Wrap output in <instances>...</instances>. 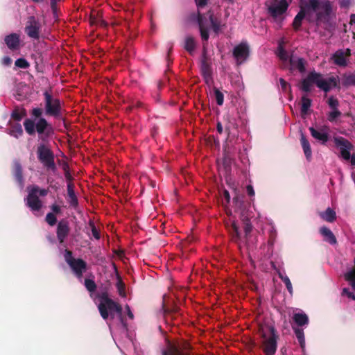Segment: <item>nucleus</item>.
<instances>
[{"instance_id": "1", "label": "nucleus", "mask_w": 355, "mask_h": 355, "mask_svg": "<svg viewBox=\"0 0 355 355\" xmlns=\"http://www.w3.org/2000/svg\"><path fill=\"white\" fill-rule=\"evenodd\" d=\"M44 110L41 107L33 108L30 112L32 118L25 119L24 126L29 135L37 133L41 141L37 147V159L46 170L55 172L57 170L55 155L48 144L55 131L53 125L42 116Z\"/></svg>"}, {"instance_id": "2", "label": "nucleus", "mask_w": 355, "mask_h": 355, "mask_svg": "<svg viewBox=\"0 0 355 355\" xmlns=\"http://www.w3.org/2000/svg\"><path fill=\"white\" fill-rule=\"evenodd\" d=\"M313 14H315V24L318 26L323 25L324 28L328 30L331 26V19L335 17L334 2L329 0H308L303 6H300V11L294 18L293 29L299 31L305 17L309 21H313Z\"/></svg>"}, {"instance_id": "3", "label": "nucleus", "mask_w": 355, "mask_h": 355, "mask_svg": "<svg viewBox=\"0 0 355 355\" xmlns=\"http://www.w3.org/2000/svg\"><path fill=\"white\" fill-rule=\"evenodd\" d=\"M233 202L236 210L240 214V218L243 224L245 242L248 248H249L250 246L249 238L253 227L250 220V215L248 210V207L250 204L245 201V197L243 195H236L233 198Z\"/></svg>"}, {"instance_id": "4", "label": "nucleus", "mask_w": 355, "mask_h": 355, "mask_svg": "<svg viewBox=\"0 0 355 355\" xmlns=\"http://www.w3.org/2000/svg\"><path fill=\"white\" fill-rule=\"evenodd\" d=\"M259 334L263 338L261 347L265 355H274L277 351L279 337L275 327L271 325H259Z\"/></svg>"}, {"instance_id": "5", "label": "nucleus", "mask_w": 355, "mask_h": 355, "mask_svg": "<svg viewBox=\"0 0 355 355\" xmlns=\"http://www.w3.org/2000/svg\"><path fill=\"white\" fill-rule=\"evenodd\" d=\"M100 300L101 302L98 306V309L101 316L104 320H107L109 315H110L111 318L113 319L114 318V313L115 312L120 316L121 321L123 322L122 307L119 303L110 298L107 293L106 292L103 293L100 295Z\"/></svg>"}, {"instance_id": "6", "label": "nucleus", "mask_w": 355, "mask_h": 355, "mask_svg": "<svg viewBox=\"0 0 355 355\" xmlns=\"http://www.w3.org/2000/svg\"><path fill=\"white\" fill-rule=\"evenodd\" d=\"M44 98L45 114L56 119L62 120L64 122L65 119L63 117V109L60 100L53 96L48 91L44 92Z\"/></svg>"}, {"instance_id": "7", "label": "nucleus", "mask_w": 355, "mask_h": 355, "mask_svg": "<svg viewBox=\"0 0 355 355\" xmlns=\"http://www.w3.org/2000/svg\"><path fill=\"white\" fill-rule=\"evenodd\" d=\"M64 259L70 268L78 278H81L83 275L87 270V264L86 261L80 258L75 259L73 253L69 250H65Z\"/></svg>"}, {"instance_id": "8", "label": "nucleus", "mask_w": 355, "mask_h": 355, "mask_svg": "<svg viewBox=\"0 0 355 355\" xmlns=\"http://www.w3.org/2000/svg\"><path fill=\"white\" fill-rule=\"evenodd\" d=\"M191 346L187 342H183L179 345L168 343L166 349L163 351L162 355H190Z\"/></svg>"}, {"instance_id": "9", "label": "nucleus", "mask_w": 355, "mask_h": 355, "mask_svg": "<svg viewBox=\"0 0 355 355\" xmlns=\"http://www.w3.org/2000/svg\"><path fill=\"white\" fill-rule=\"evenodd\" d=\"M40 28L41 24L35 16L28 17L24 31L29 37L38 40L40 38Z\"/></svg>"}, {"instance_id": "10", "label": "nucleus", "mask_w": 355, "mask_h": 355, "mask_svg": "<svg viewBox=\"0 0 355 355\" xmlns=\"http://www.w3.org/2000/svg\"><path fill=\"white\" fill-rule=\"evenodd\" d=\"M28 193L26 198L24 199L26 205L30 208V209L35 212L39 211L42 207V202L39 198V196L35 194L36 189H29Z\"/></svg>"}, {"instance_id": "11", "label": "nucleus", "mask_w": 355, "mask_h": 355, "mask_svg": "<svg viewBox=\"0 0 355 355\" xmlns=\"http://www.w3.org/2000/svg\"><path fill=\"white\" fill-rule=\"evenodd\" d=\"M340 80L338 76H331L323 79L322 76L317 78V87L324 92H329L332 88H339Z\"/></svg>"}, {"instance_id": "12", "label": "nucleus", "mask_w": 355, "mask_h": 355, "mask_svg": "<svg viewBox=\"0 0 355 355\" xmlns=\"http://www.w3.org/2000/svg\"><path fill=\"white\" fill-rule=\"evenodd\" d=\"M232 53L237 64H241L250 55L249 46L245 42H241L234 48Z\"/></svg>"}, {"instance_id": "13", "label": "nucleus", "mask_w": 355, "mask_h": 355, "mask_svg": "<svg viewBox=\"0 0 355 355\" xmlns=\"http://www.w3.org/2000/svg\"><path fill=\"white\" fill-rule=\"evenodd\" d=\"M334 142L336 146L340 148V155L345 160L351 159L350 150L353 145L347 139L342 137H335Z\"/></svg>"}, {"instance_id": "14", "label": "nucleus", "mask_w": 355, "mask_h": 355, "mask_svg": "<svg viewBox=\"0 0 355 355\" xmlns=\"http://www.w3.org/2000/svg\"><path fill=\"white\" fill-rule=\"evenodd\" d=\"M320 76H322L321 73H317L315 71H311L307 76L302 80L300 89L304 92H310L311 91V86L313 84H317V78Z\"/></svg>"}, {"instance_id": "15", "label": "nucleus", "mask_w": 355, "mask_h": 355, "mask_svg": "<svg viewBox=\"0 0 355 355\" xmlns=\"http://www.w3.org/2000/svg\"><path fill=\"white\" fill-rule=\"evenodd\" d=\"M70 232L69 221L65 219L60 220L57 225L56 236L59 243H63Z\"/></svg>"}, {"instance_id": "16", "label": "nucleus", "mask_w": 355, "mask_h": 355, "mask_svg": "<svg viewBox=\"0 0 355 355\" xmlns=\"http://www.w3.org/2000/svg\"><path fill=\"white\" fill-rule=\"evenodd\" d=\"M190 17L191 19H196L199 26L202 40L204 41H207L209 37V35L208 28L205 25L206 19L200 12H198L197 13H192Z\"/></svg>"}, {"instance_id": "17", "label": "nucleus", "mask_w": 355, "mask_h": 355, "mask_svg": "<svg viewBox=\"0 0 355 355\" xmlns=\"http://www.w3.org/2000/svg\"><path fill=\"white\" fill-rule=\"evenodd\" d=\"M288 8V3L286 0H280L277 4L269 6L268 11L271 17L277 18L285 13Z\"/></svg>"}, {"instance_id": "18", "label": "nucleus", "mask_w": 355, "mask_h": 355, "mask_svg": "<svg viewBox=\"0 0 355 355\" xmlns=\"http://www.w3.org/2000/svg\"><path fill=\"white\" fill-rule=\"evenodd\" d=\"M5 44L11 51H16L20 47V37L17 33H10L4 38Z\"/></svg>"}, {"instance_id": "19", "label": "nucleus", "mask_w": 355, "mask_h": 355, "mask_svg": "<svg viewBox=\"0 0 355 355\" xmlns=\"http://www.w3.org/2000/svg\"><path fill=\"white\" fill-rule=\"evenodd\" d=\"M224 129L227 134V139L230 137L232 130L237 128L236 119L232 117L229 113L223 116Z\"/></svg>"}, {"instance_id": "20", "label": "nucleus", "mask_w": 355, "mask_h": 355, "mask_svg": "<svg viewBox=\"0 0 355 355\" xmlns=\"http://www.w3.org/2000/svg\"><path fill=\"white\" fill-rule=\"evenodd\" d=\"M289 63L291 71L297 69L302 73L305 72L306 62L304 58L291 55L289 58Z\"/></svg>"}, {"instance_id": "21", "label": "nucleus", "mask_w": 355, "mask_h": 355, "mask_svg": "<svg viewBox=\"0 0 355 355\" xmlns=\"http://www.w3.org/2000/svg\"><path fill=\"white\" fill-rule=\"evenodd\" d=\"M200 70L202 76L209 77L212 75L211 67L210 63L208 62L207 51L205 46L203 47L202 51Z\"/></svg>"}, {"instance_id": "22", "label": "nucleus", "mask_w": 355, "mask_h": 355, "mask_svg": "<svg viewBox=\"0 0 355 355\" xmlns=\"http://www.w3.org/2000/svg\"><path fill=\"white\" fill-rule=\"evenodd\" d=\"M12 174L20 186L24 184L23 170L20 162L18 160H14L12 165Z\"/></svg>"}, {"instance_id": "23", "label": "nucleus", "mask_w": 355, "mask_h": 355, "mask_svg": "<svg viewBox=\"0 0 355 355\" xmlns=\"http://www.w3.org/2000/svg\"><path fill=\"white\" fill-rule=\"evenodd\" d=\"M320 233L324 237V241L331 245H335L337 243L336 238L329 228L323 226L320 229Z\"/></svg>"}, {"instance_id": "24", "label": "nucleus", "mask_w": 355, "mask_h": 355, "mask_svg": "<svg viewBox=\"0 0 355 355\" xmlns=\"http://www.w3.org/2000/svg\"><path fill=\"white\" fill-rule=\"evenodd\" d=\"M332 59L334 64L339 67H346L347 65V58L345 57V51L343 49L336 51L334 53Z\"/></svg>"}, {"instance_id": "25", "label": "nucleus", "mask_w": 355, "mask_h": 355, "mask_svg": "<svg viewBox=\"0 0 355 355\" xmlns=\"http://www.w3.org/2000/svg\"><path fill=\"white\" fill-rule=\"evenodd\" d=\"M67 196L68 202L71 207L76 208L78 205V200L77 196L74 192V185L71 182L67 184Z\"/></svg>"}, {"instance_id": "26", "label": "nucleus", "mask_w": 355, "mask_h": 355, "mask_svg": "<svg viewBox=\"0 0 355 355\" xmlns=\"http://www.w3.org/2000/svg\"><path fill=\"white\" fill-rule=\"evenodd\" d=\"M300 143L306 159L310 161L312 157L311 148L309 141L303 132L300 134Z\"/></svg>"}, {"instance_id": "27", "label": "nucleus", "mask_w": 355, "mask_h": 355, "mask_svg": "<svg viewBox=\"0 0 355 355\" xmlns=\"http://www.w3.org/2000/svg\"><path fill=\"white\" fill-rule=\"evenodd\" d=\"M309 131L311 136L322 142V144H325L329 139V135L325 132H320L315 129L313 127L309 128Z\"/></svg>"}, {"instance_id": "28", "label": "nucleus", "mask_w": 355, "mask_h": 355, "mask_svg": "<svg viewBox=\"0 0 355 355\" xmlns=\"http://www.w3.org/2000/svg\"><path fill=\"white\" fill-rule=\"evenodd\" d=\"M207 15L209 17L213 31L218 35L220 31V21L214 17L213 12L211 10H209Z\"/></svg>"}, {"instance_id": "29", "label": "nucleus", "mask_w": 355, "mask_h": 355, "mask_svg": "<svg viewBox=\"0 0 355 355\" xmlns=\"http://www.w3.org/2000/svg\"><path fill=\"white\" fill-rule=\"evenodd\" d=\"M320 217L327 222L333 223L336 218V211L328 207L324 212L320 213Z\"/></svg>"}, {"instance_id": "30", "label": "nucleus", "mask_w": 355, "mask_h": 355, "mask_svg": "<svg viewBox=\"0 0 355 355\" xmlns=\"http://www.w3.org/2000/svg\"><path fill=\"white\" fill-rule=\"evenodd\" d=\"M301 114L302 116L306 115L308 114L309 109L311 106V100L309 98L306 96L304 95L301 98Z\"/></svg>"}, {"instance_id": "31", "label": "nucleus", "mask_w": 355, "mask_h": 355, "mask_svg": "<svg viewBox=\"0 0 355 355\" xmlns=\"http://www.w3.org/2000/svg\"><path fill=\"white\" fill-rule=\"evenodd\" d=\"M293 319L298 326H304L309 323L308 316L305 313H294Z\"/></svg>"}, {"instance_id": "32", "label": "nucleus", "mask_w": 355, "mask_h": 355, "mask_svg": "<svg viewBox=\"0 0 355 355\" xmlns=\"http://www.w3.org/2000/svg\"><path fill=\"white\" fill-rule=\"evenodd\" d=\"M26 116V110L24 108L19 109L18 107H15L11 113L12 119L17 121H20Z\"/></svg>"}, {"instance_id": "33", "label": "nucleus", "mask_w": 355, "mask_h": 355, "mask_svg": "<svg viewBox=\"0 0 355 355\" xmlns=\"http://www.w3.org/2000/svg\"><path fill=\"white\" fill-rule=\"evenodd\" d=\"M296 338L300 343V347L304 351L305 348L304 333L302 329L293 328Z\"/></svg>"}, {"instance_id": "34", "label": "nucleus", "mask_w": 355, "mask_h": 355, "mask_svg": "<svg viewBox=\"0 0 355 355\" xmlns=\"http://www.w3.org/2000/svg\"><path fill=\"white\" fill-rule=\"evenodd\" d=\"M9 134L15 138L21 136L23 135V129L21 124L17 123L12 125L9 130Z\"/></svg>"}, {"instance_id": "35", "label": "nucleus", "mask_w": 355, "mask_h": 355, "mask_svg": "<svg viewBox=\"0 0 355 355\" xmlns=\"http://www.w3.org/2000/svg\"><path fill=\"white\" fill-rule=\"evenodd\" d=\"M184 48L189 53H192L196 48V42L193 37L188 36L185 39Z\"/></svg>"}, {"instance_id": "36", "label": "nucleus", "mask_w": 355, "mask_h": 355, "mask_svg": "<svg viewBox=\"0 0 355 355\" xmlns=\"http://www.w3.org/2000/svg\"><path fill=\"white\" fill-rule=\"evenodd\" d=\"M231 234H232V239L235 242H238L241 239V234L239 232V227L235 222H233L231 227Z\"/></svg>"}, {"instance_id": "37", "label": "nucleus", "mask_w": 355, "mask_h": 355, "mask_svg": "<svg viewBox=\"0 0 355 355\" xmlns=\"http://www.w3.org/2000/svg\"><path fill=\"white\" fill-rule=\"evenodd\" d=\"M116 287L117 288V291L119 293V295L121 297H124L126 296L125 284L122 281V279L120 277V276L117 277V282L116 284Z\"/></svg>"}, {"instance_id": "38", "label": "nucleus", "mask_w": 355, "mask_h": 355, "mask_svg": "<svg viewBox=\"0 0 355 355\" xmlns=\"http://www.w3.org/2000/svg\"><path fill=\"white\" fill-rule=\"evenodd\" d=\"M281 88L283 92L288 93L290 95V100L292 98V89L289 83H288L284 78H281L279 80Z\"/></svg>"}, {"instance_id": "39", "label": "nucleus", "mask_w": 355, "mask_h": 355, "mask_svg": "<svg viewBox=\"0 0 355 355\" xmlns=\"http://www.w3.org/2000/svg\"><path fill=\"white\" fill-rule=\"evenodd\" d=\"M345 280L349 282L355 291V269H352L345 275Z\"/></svg>"}, {"instance_id": "40", "label": "nucleus", "mask_w": 355, "mask_h": 355, "mask_svg": "<svg viewBox=\"0 0 355 355\" xmlns=\"http://www.w3.org/2000/svg\"><path fill=\"white\" fill-rule=\"evenodd\" d=\"M214 92L217 104L218 105H222L224 102L223 94L216 87L214 88Z\"/></svg>"}, {"instance_id": "41", "label": "nucleus", "mask_w": 355, "mask_h": 355, "mask_svg": "<svg viewBox=\"0 0 355 355\" xmlns=\"http://www.w3.org/2000/svg\"><path fill=\"white\" fill-rule=\"evenodd\" d=\"M15 64L16 67L21 68V69H28L30 67L29 62L25 59V58H18L15 62Z\"/></svg>"}, {"instance_id": "42", "label": "nucleus", "mask_w": 355, "mask_h": 355, "mask_svg": "<svg viewBox=\"0 0 355 355\" xmlns=\"http://www.w3.org/2000/svg\"><path fill=\"white\" fill-rule=\"evenodd\" d=\"M85 286L89 292H94L96 289V284L95 282L90 279H85Z\"/></svg>"}, {"instance_id": "43", "label": "nucleus", "mask_w": 355, "mask_h": 355, "mask_svg": "<svg viewBox=\"0 0 355 355\" xmlns=\"http://www.w3.org/2000/svg\"><path fill=\"white\" fill-rule=\"evenodd\" d=\"M277 56L279 58L280 60L282 61H287L288 60V55L286 51L284 49L282 45H279L278 46V53Z\"/></svg>"}, {"instance_id": "44", "label": "nucleus", "mask_w": 355, "mask_h": 355, "mask_svg": "<svg viewBox=\"0 0 355 355\" xmlns=\"http://www.w3.org/2000/svg\"><path fill=\"white\" fill-rule=\"evenodd\" d=\"M341 112L338 109H334L333 111L330 112L327 115V119L330 122H334L336 120V119L341 116Z\"/></svg>"}, {"instance_id": "45", "label": "nucleus", "mask_w": 355, "mask_h": 355, "mask_svg": "<svg viewBox=\"0 0 355 355\" xmlns=\"http://www.w3.org/2000/svg\"><path fill=\"white\" fill-rule=\"evenodd\" d=\"M45 220L50 226H54L57 223V218L53 213L49 212L46 214Z\"/></svg>"}, {"instance_id": "46", "label": "nucleus", "mask_w": 355, "mask_h": 355, "mask_svg": "<svg viewBox=\"0 0 355 355\" xmlns=\"http://www.w3.org/2000/svg\"><path fill=\"white\" fill-rule=\"evenodd\" d=\"M29 189H36V191H35V194L37 195L38 196H42V197H44V196H46L47 194H48V192H49V190L48 189H40L38 186L37 185H33L31 187H28Z\"/></svg>"}, {"instance_id": "47", "label": "nucleus", "mask_w": 355, "mask_h": 355, "mask_svg": "<svg viewBox=\"0 0 355 355\" xmlns=\"http://www.w3.org/2000/svg\"><path fill=\"white\" fill-rule=\"evenodd\" d=\"M327 103L329 106L333 110L338 109V107L339 105L338 100L334 98V96H330L329 98Z\"/></svg>"}, {"instance_id": "48", "label": "nucleus", "mask_w": 355, "mask_h": 355, "mask_svg": "<svg viewBox=\"0 0 355 355\" xmlns=\"http://www.w3.org/2000/svg\"><path fill=\"white\" fill-rule=\"evenodd\" d=\"M343 85L345 86H355V74H350L345 78Z\"/></svg>"}, {"instance_id": "49", "label": "nucleus", "mask_w": 355, "mask_h": 355, "mask_svg": "<svg viewBox=\"0 0 355 355\" xmlns=\"http://www.w3.org/2000/svg\"><path fill=\"white\" fill-rule=\"evenodd\" d=\"M89 225L91 226L92 229V233L93 236L96 239L98 240L101 238L100 233L98 230L96 229L94 223L92 221L89 222Z\"/></svg>"}, {"instance_id": "50", "label": "nucleus", "mask_w": 355, "mask_h": 355, "mask_svg": "<svg viewBox=\"0 0 355 355\" xmlns=\"http://www.w3.org/2000/svg\"><path fill=\"white\" fill-rule=\"evenodd\" d=\"M282 282L285 284L286 287L288 291L289 292V293L291 295H292L293 290V286H292V284L290 281V279L288 277H285L284 281H282Z\"/></svg>"}, {"instance_id": "51", "label": "nucleus", "mask_w": 355, "mask_h": 355, "mask_svg": "<svg viewBox=\"0 0 355 355\" xmlns=\"http://www.w3.org/2000/svg\"><path fill=\"white\" fill-rule=\"evenodd\" d=\"M353 0H339L338 3L340 8H348L352 3Z\"/></svg>"}, {"instance_id": "52", "label": "nucleus", "mask_w": 355, "mask_h": 355, "mask_svg": "<svg viewBox=\"0 0 355 355\" xmlns=\"http://www.w3.org/2000/svg\"><path fill=\"white\" fill-rule=\"evenodd\" d=\"M98 12L97 13V16H94L92 13L89 17V21L92 25H97L98 24V20L100 19V17H98Z\"/></svg>"}, {"instance_id": "53", "label": "nucleus", "mask_w": 355, "mask_h": 355, "mask_svg": "<svg viewBox=\"0 0 355 355\" xmlns=\"http://www.w3.org/2000/svg\"><path fill=\"white\" fill-rule=\"evenodd\" d=\"M69 166L67 164L64 165V167H63V169L65 171V178L67 179V180L69 182H71V181L72 180L73 178L71 176V175L70 174L69 170Z\"/></svg>"}, {"instance_id": "54", "label": "nucleus", "mask_w": 355, "mask_h": 355, "mask_svg": "<svg viewBox=\"0 0 355 355\" xmlns=\"http://www.w3.org/2000/svg\"><path fill=\"white\" fill-rule=\"evenodd\" d=\"M12 63V59L9 56H4L1 59V64L4 66H10Z\"/></svg>"}, {"instance_id": "55", "label": "nucleus", "mask_w": 355, "mask_h": 355, "mask_svg": "<svg viewBox=\"0 0 355 355\" xmlns=\"http://www.w3.org/2000/svg\"><path fill=\"white\" fill-rule=\"evenodd\" d=\"M51 209L52 210V213H53L55 215L58 214L61 212V208L59 205L53 204L51 206Z\"/></svg>"}, {"instance_id": "56", "label": "nucleus", "mask_w": 355, "mask_h": 355, "mask_svg": "<svg viewBox=\"0 0 355 355\" xmlns=\"http://www.w3.org/2000/svg\"><path fill=\"white\" fill-rule=\"evenodd\" d=\"M179 308L177 306H174L171 309H164L165 313H176L178 312Z\"/></svg>"}, {"instance_id": "57", "label": "nucleus", "mask_w": 355, "mask_h": 355, "mask_svg": "<svg viewBox=\"0 0 355 355\" xmlns=\"http://www.w3.org/2000/svg\"><path fill=\"white\" fill-rule=\"evenodd\" d=\"M208 0H195L196 6L198 8H203L207 4Z\"/></svg>"}, {"instance_id": "58", "label": "nucleus", "mask_w": 355, "mask_h": 355, "mask_svg": "<svg viewBox=\"0 0 355 355\" xmlns=\"http://www.w3.org/2000/svg\"><path fill=\"white\" fill-rule=\"evenodd\" d=\"M246 191H247L248 194L251 197L254 196L255 194L253 187L250 184H249L246 187Z\"/></svg>"}, {"instance_id": "59", "label": "nucleus", "mask_w": 355, "mask_h": 355, "mask_svg": "<svg viewBox=\"0 0 355 355\" xmlns=\"http://www.w3.org/2000/svg\"><path fill=\"white\" fill-rule=\"evenodd\" d=\"M343 292L344 293H346V295L348 296V297L352 298V300H355V295L353 293L349 291V290L347 288H343Z\"/></svg>"}, {"instance_id": "60", "label": "nucleus", "mask_w": 355, "mask_h": 355, "mask_svg": "<svg viewBox=\"0 0 355 355\" xmlns=\"http://www.w3.org/2000/svg\"><path fill=\"white\" fill-rule=\"evenodd\" d=\"M216 130L219 134H221L223 131V126L221 122L218 121L216 124Z\"/></svg>"}, {"instance_id": "61", "label": "nucleus", "mask_w": 355, "mask_h": 355, "mask_svg": "<svg viewBox=\"0 0 355 355\" xmlns=\"http://www.w3.org/2000/svg\"><path fill=\"white\" fill-rule=\"evenodd\" d=\"M223 196H224L225 199L226 200V202L227 203H230V194L229 191H227V190H225L224 192H223Z\"/></svg>"}, {"instance_id": "62", "label": "nucleus", "mask_w": 355, "mask_h": 355, "mask_svg": "<svg viewBox=\"0 0 355 355\" xmlns=\"http://www.w3.org/2000/svg\"><path fill=\"white\" fill-rule=\"evenodd\" d=\"M126 309H127V314H128V316L130 318V319H133L134 318V315L133 313H132L130 307L128 305L126 306Z\"/></svg>"}, {"instance_id": "63", "label": "nucleus", "mask_w": 355, "mask_h": 355, "mask_svg": "<svg viewBox=\"0 0 355 355\" xmlns=\"http://www.w3.org/2000/svg\"><path fill=\"white\" fill-rule=\"evenodd\" d=\"M51 1V8L55 11L56 10V0H50Z\"/></svg>"}, {"instance_id": "64", "label": "nucleus", "mask_w": 355, "mask_h": 355, "mask_svg": "<svg viewBox=\"0 0 355 355\" xmlns=\"http://www.w3.org/2000/svg\"><path fill=\"white\" fill-rule=\"evenodd\" d=\"M97 25L101 27H105L107 26V23L103 19L100 18V19L98 20V24Z\"/></svg>"}]
</instances>
